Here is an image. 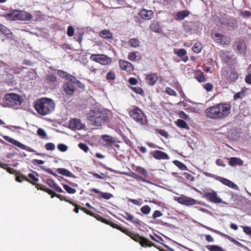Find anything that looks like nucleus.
<instances>
[{"instance_id":"58836bf2","label":"nucleus","mask_w":251,"mask_h":251,"mask_svg":"<svg viewBox=\"0 0 251 251\" xmlns=\"http://www.w3.org/2000/svg\"><path fill=\"white\" fill-rule=\"evenodd\" d=\"M135 171L138 172L140 175L143 176L145 177H148L149 174L147 171L143 168L140 166H137L136 167Z\"/></svg>"},{"instance_id":"f704fd0d","label":"nucleus","mask_w":251,"mask_h":251,"mask_svg":"<svg viewBox=\"0 0 251 251\" xmlns=\"http://www.w3.org/2000/svg\"><path fill=\"white\" fill-rule=\"evenodd\" d=\"M176 124L178 127L184 128L187 130H189L190 129L189 126L187 124L186 122L181 119H178L176 122Z\"/></svg>"},{"instance_id":"9b49d317","label":"nucleus","mask_w":251,"mask_h":251,"mask_svg":"<svg viewBox=\"0 0 251 251\" xmlns=\"http://www.w3.org/2000/svg\"><path fill=\"white\" fill-rule=\"evenodd\" d=\"M90 59L91 60L100 63L103 65L110 64L112 62V59L103 54H92Z\"/></svg>"},{"instance_id":"412c9836","label":"nucleus","mask_w":251,"mask_h":251,"mask_svg":"<svg viewBox=\"0 0 251 251\" xmlns=\"http://www.w3.org/2000/svg\"><path fill=\"white\" fill-rule=\"evenodd\" d=\"M202 226L204 227V228L208 229L210 231H213V232H215V233L221 235V236L224 237L227 239L228 240H229L230 241H231V242L234 243L235 245H236V243L238 242L237 241H236V240H235L234 238H233L232 237H230L228 235H227V234H225L224 233H222V232H221V231H220L219 230L213 229V228H212L211 227H208V226Z\"/></svg>"},{"instance_id":"0e129e2a","label":"nucleus","mask_w":251,"mask_h":251,"mask_svg":"<svg viewBox=\"0 0 251 251\" xmlns=\"http://www.w3.org/2000/svg\"><path fill=\"white\" fill-rule=\"evenodd\" d=\"M111 226L113 227V228H116L120 231H121L122 232L124 233V231L125 230H127V229L126 228H124L122 227H121L120 226H119L118 225L115 224V223H112L111 224H110Z\"/></svg>"},{"instance_id":"a19ab883","label":"nucleus","mask_w":251,"mask_h":251,"mask_svg":"<svg viewBox=\"0 0 251 251\" xmlns=\"http://www.w3.org/2000/svg\"><path fill=\"white\" fill-rule=\"evenodd\" d=\"M205 248L210 251H223V249L218 245H207Z\"/></svg>"},{"instance_id":"4be33fe9","label":"nucleus","mask_w":251,"mask_h":251,"mask_svg":"<svg viewBox=\"0 0 251 251\" xmlns=\"http://www.w3.org/2000/svg\"><path fill=\"white\" fill-rule=\"evenodd\" d=\"M202 226L204 227V228L208 229L210 231H213V232H215V233L221 235V236L224 237L227 239L228 240H229L230 241H231V242L234 243L235 245H236V243L238 242L237 241H236V240H235L234 238H233L232 237H230L228 235H227V234H225L224 233H222V232H221V231H220L219 230L213 229V228H212L211 227H208V226Z\"/></svg>"},{"instance_id":"49530a36","label":"nucleus","mask_w":251,"mask_h":251,"mask_svg":"<svg viewBox=\"0 0 251 251\" xmlns=\"http://www.w3.org/2000/svg\"><path fill=\"white\" fill-rule=\"evenodd\" d=\"M128 45L132 47L136 48L139 46V41L136 38H131L128 41Z\"/></svg>"},{"instance_id":"c03bdc74","label":"nucleus","mask_w":251,"mask_h":251,"mask_svg":"<svg viewBox=\"0 0 251 251\" xmlns=\"http://www.w3.org/2000/svg\"><path fill=\"white\" fill-rule=\"evenodd\" d=\"M202 49V45L199 43L197 42L193 46L192 48V50L194 52L196 53H198L201 52Z\"/></svg>"},{"instance_id":"72a5a7b5","label":"nucleus","mask_w":251,"mask_h":251,"mask_svg":"<svg viewBox=\"0 0 251 251\" xmlns=\"http://www.w3.org/2000/svg\"><path fill=\"white\" fill-rule=\"evenodd\" d=\"M101 139H103L106 143V145L111 146L113 143L115 142L114 139L110 136L107 135H103L101 136Z\"/></svg>"},{"instance_id":"09e8293b","label":"nucleus","mask_w":251,"mask_h":251,"mask_svg":"<svg viewBox=\"0 0 251 251\" xmlns=\"http://www.w3.org/2000/svg\"><path fill=\"white\" fill-rule=\"evenodd\" d=\"M64 189L67 191L69 194H75L76 192V190L72 188L71 187L68 186V185L64 184L63 183H61Z\"/></svg>"},{"instance_id":"052dcab7","label":"nucleus","mask_w":251,"mask_h":251,"mask_svg":"<svg viewBox=\"0 0 251 251\" xmlns=\"http://www.w3.org/2000/svg\"><path fill=\"white\" fill-rule=\"evenodd\" d=\"M245 233L251 237V227L248 226H241Z\"/></svg>"},{"instance_id":"6e6552de","label":"nucleus","mask_w":251,"mask_h":251,"mask_svg":"<svg viewBox=\"0 0 251 251\" xmlns=\"http://www.w3.org/2000/svg\"><path fill=\"white\" fill-rule=\"evenodd\" d=\"M204 198L208 201L214 203H223L227 204V203L224 201L221 198H219L218 195L215 191L212 189L204 190L201 193Z\"/></svg>"},{"instance_id":"aec40b11","label":"nucleus","mask_w":251,"mask_h":251,"mask_svg":"<svg viewBox=\"0 0 251 251\" xmlns=\"http://www.w3.org/2000/svg\"><path fill=\"white\" fill-rule=\"evenodd\" d=\"M124 214L125 215H123V216L127 220L130 221L133 224L139 225L140 226H142V225L144 224L143 222L140 221L138 219L135 218L133 215L128 212H125Z\"/></svg>"},{"instance_id":"a878e982","label":"nucleus","mask_w":251,"mask_h":251,"mask_svg":"<svg viewBox=\"0 0 251 251\" xmlns=\"http://www.w3.org/2000/svg\"><path fill=\"white\" fill-rule=\"evenodd\" d=\"M228 164L231 166H241L243 164V161L239 158L232 157L228 158Z\"/></svg>"},{"instance_id":"603ef678","label":"nucleus","mask_w":251,"mask_h":251,"mask_svg":"<svg viewBox=\"0 0 251 251\" xmlns=\"http://www.w3.org/2000/svg\"><path fill=\"white\" fill-rule=\"evenodd\" d=\"M47 80L50 82H55L56 81V77L52 74L47 75L46 77Z\"/></svg>"},{"instance_id":"774afa93","label":"nucleus","mask_w":251,"mask_h":251,"mask_svg":"<svg viewBox=\"0 0 251 251\" xmlns=\"http://www.w3.org/2000/svg\"><path fill=\"white\" fill-rule=\"evenodd\" d=\"M67 35L72 37L74 34V29L72 26H69L67 28Z\"/></svg>"},{"instance_id":"864d4df0","label":"nucleus","mask_w":251,"mask_h":251,"mask_svg":"<svg viewBox=\"0 0 251 251\" xmlns=\"http://www.w3.org/2000/svg\"><path fill=\"white\" fill-rule=\"evenodd\" d=\"M245 91L242 89L240 92H239L234 95L233 99L234 100H236L238 99L243 98L245 96Z\"/></svg>"},{"instance_id":"4468645a","label":"nucleus","mask_w":251,"mask_h":251,"mask_svg":"<svg viewBox=\"0 0 251 251\" xmlns=\"http://www.w3.org/2000/svg\"><path fill=\"white\" fill-rule=\"evenodd\" d=\"M174 200L178 203L187 206L193 205L196 204V200L185 196L181 197H175Z\"/></svg>"},{"instance_id":"bf43d9fd","label":"nucleus","mask_w":251,"mask_h":251,"mask_svg":"<svg viewBox=\"0 0 251 251\" xmlns=\"http://www.w3.org/2000/svg\"><path fill=\"white\" fill-rule=\"evenodd\" d=\"M45 149L47 151H53L55 148V145L52 143H48L45 146Z\"/></svg>"},{"instance_id":"ddd939ff","label":"nucleus","mask_w":251,"mask_h":251,"mask_svg":"<svg viewBox=\"0 0 251 251\" xmlns=\"http://www.w3.org/2000/svg\"><path fill=\"white\" fill-rule=\"evenodd\" d=\"M124 233L129 236L131 239L136 242H139L140 244L144 247V244L148 242V239L140 236L138 234L135 233L133 231H129L128 229L124 231Z\"/></svg>"},{"instance_id":"a211bd4d","label":"nucleus","mask_w":251,"mask_h":251,"mask_svg":"<svg viewBox=\"0 0 251 251\" xmlns=\"http://www.w3.org/2000/svg\"><path fill=\"white\" fill-rule=\"evenodd\" d=\"M217 178L218 181H220L224 185L234 190H239L238 186L231 180L221 176H220V177H217Z\"/></svg>"},{"instance_id":"a18cd8bd","label":"nucleus","mask_w":251,"mask_h":251,"mask_svg":"<svg viewBox=\"0 0 251 251\" xmlns=\"http://www.w3.org/2000/svg\"><path fill=\"white\" fill-rule=\"evenodd\" d=\"M173 163L181 170H187V168L186 166L184 163H183L178 160H174L173 161Z\"/></svg>"},{"instance_id":"37998d69","label":"nucleus","mask_w":251,"mask_h":251,"mask_svg":"<svg viewBox=\"0 0 251 251\" xmlns=\"http://www.w3.org/2000/svg\"><path fill=\"white\" fill-rule=\"evenodd\" d=\"M71 81L73 82L75 85L76 87L77 86L81 89H84L85 88V85L81 83L78 80H77L75 77L73 76L72 79H71Z\"/></svg>"},{"instance_id":"bb28decb","label":"nucleus","mask_w":251,"mask_h":251,"mask_svg":"<svg viewBox=\"0 0 251 251\" xmlns=\"http://www.w3.org/2000/svg\"><path fill=\"white\" fill-rule=\"evenodd\" d=\"M56 172L61 175L67 176L71 177L73 178H75L76 176H75L74 174H73L70 171L68 170L65 168H59L56 169Z\"/></svg>"},{"instance_id":"5701e85b","label":"nucleus","mask_w":251,"mask_h":251,"mask_svg":"<svg viewBox=\"0 0 251 251\" xmlns=\"http://www.w3.org/2000/svg\"><path fill=\"white\" fill-rule=\"evenodd\" d=\"M64 87L65 93L69 95H72L76 90L75 85L71 81L65 83Z\"/></svg>"},{"instance_id":"c85d7f7f","label":"nucleus","mask_w":251,"mask_h":251,"mask_svg":"<svg viewBox=\"0 0 251 251\" xmlns=\"http://www.w3.org/2000/svg\"><path fill=\"white\" fill-rule=\"evenodd\" d=\"M219 56L220 58L226 63L228 62L231 57L229 56V53L227 51L221 50L220 51Z\"/></svg>"},{"instance_id":"ea45409f","label":"nucleus","mask_w":251,"mask_h":251,"mask_svg":"<svg viewBox=\"0 0 251 251\" xmlns=\"http://www.w3.org/2000/svg\"><path fill=\"white\" fill-rule=\"evenodd\" d=\"M3 35H4L5 37H6V39H10V40H14V37H13V35L12 32L7 27H5Z\"/></svg>"},{"instance_id":"c9c22d12","label":"nucleus","mask_w":251,"mask_h":251,"mask_svg":"<svg viewBox=\"0 0 251 251\" xmlns=\"http://www.w3.org/2000/svg\"><path fill=\"white\" fill-rule=\"evenodd\" d=\"M129 176H131V177L135 179L136 180H137L138 181H139L141 182H146L148 183H150V182L148 180H147L143 177L141 176H140L137 175V174H136L133 172H131L130 173Z\"/></svg>"},{"instance_id":"473e14b6","label":"nucleus","mask_w":251,"mask_h":251,"mask_svg":"<svg viewBox=\"0 0 251 251\" xmlns=\"http://www.w3.org/2000/svg\"><path fill=\"white\" fill-rule=\"evenodd\" d=\"M150 28L153 31L157 33H160L161 31V26L157 21H152L150 25Z\"/></svg>"},{"instance_id":"0eeeda50","label":"nucleus","mask_w":251,"mask_h":251,"mask_svg":"<svg viewBox=\"0 0 251 251\" xmlns=\"http://www.w3.org/2000/svg\"><path fill=\"white\" fill-rule=\"evenodd\" d=\"M233 48L237 55L245 57L247 54V45L245 40L242 38H237L233 42Z\"/></svg>"},{"instance_id":"680f3d73","label":"nucleus","mask_w":251,"mask_h":251,"mask_svg":"<svg viewBox=\"0 0 251 251\" xmlns=\"http://www.w3.org/2000/svg\"><path fill=\"white\" fill-rule=\"evenodd\" d=\"M116 78V75L113 72L110 71L106 74V79L107 80H114Z\"/></svg>"},{"instance_id":"e433bc0d","label":"nucleus","mask_w":251,"mask_h":251,"mask_svg":"<svg viewBox=\"0 0 251 251\" xmlns=\"http://www.w3.org/2000/svg\"><path fill=\"white\" fill-rule=\"evenodd\" d=\"M57 74L61 77L65 78L69 81H71V79L73 77V76L72 75L68 74L67 72L64 71L60 70H57Z\"/></svg>"},{"instance_id":"69168bd1","label":"nucleus","mask_w":251,"mask_h":251,"mask_svg":"<svg viewBox=\"0 0 251 251\" xmlns=\"http://www.w3.org/2000/svg\"><path fill=\"white\" fill-rule=\"evenodd\" d=\"M57 149L62 152H65L68 150V147L63 144H59L57 145Z\"/></svg>"},{"instance_id":"f03ea898","label":"nucleus","mask_w":251,"mask_h":251,"mask_svg":"<svg viewBox=\"0 0 251 251\" xmlns=\"http://www.w3.org/2000/svg\"><path fill=\"white\" fill-rule=\"evenodd\" d=\"M230 110L229 104L226 103H220L207 108L205 113L207 117L216 119L226 117L230 113Z\"/></svg>"},{"instance_id":"8fccbe9b","label":"nucleus","mask_w":251,"mask_h":251,"mask_svg":"<svg viewBox=\"0 0 251 251\" xmlns=\"http://www.w3.org/2000/svg\"><path fill=\"white\" fill-rule=\"evenodd\" d=\"M239 15L244 19L249 18L251 17V13L248 10L242 11L240 12Z\"/></svg>"},{"instance_id":"4d7b16f0","label":"nucleus","mask_w":251,"mask_h":251,"mask_svg":"<svg viewBox=\"0 0 251 251\" xmlns=\"http://www.w3.org/2000/svg\"><path fill=\"white\" fill-rule=\"evenodd\" d=\"M141 212L144 214H148L151 211V208L149 205H146L141 208Z\"/></svg>"},{"instance_id":"6e6d98bb","label":"nucleus","mask_w":251,"mask_h":251,"mask_svg":"<svg viewBox=\"0 0 251 251\" xmlns=\"http://www.w3.org/2000/svg\"><path fill=\"white\" fill-rule=\"evenodd\" d=\"M175 53L177 54L178 56L182 57L186 54V51L184 49H180L177 51H175Z\"/></svg>"},{"instance_id":"6ab92c4d","label":"nucleus","mask_w":251,"mask_h":251,"mask_svg":"<svg viewBox=\"0 0 251 251\" xmlns=\"http://www.w3.org/2000/svg\"><path fill=\"white\" fill-rule=\"evenodd\" d=\"M190 14V12L188 10H183L179 11L174 14V19L176 21H180L184 20L188 17Z\"/></svg>"},{"instance_id":"423d86ee","label":"nucleus","mask_w":251,"mask_h":251,"mask_svg":"<svg viewBox=\"0 0 251 251\" xmlns=\"http://www.w3.org/2000/svg\"><path fill=\"white\" fill-rule=\"evenodd\" d=\"M129 114L133 120L141 126L146 125L148 123L146 116L138 107L129 111Z\"/></svg>"},{"instance_id":"de8ad7c7","label":"nucleus","mask_w":251,"mask_h":251,"mask_svg":"<svg viewBox=\"0 0 251 251\" xmlns=\"http://www.w3.org/2000/svg\"><path fill=\"white\" fill-rule=\"evenodd\" d=\"M37 134L42 139L47 138V134L45 130L42 128H38Z\"/></svg>"},{"instance_id":"f257e3e1","label":"nucleus","mask_w":251,"mask_h":251,"mask_svg":"<svg viewBox=\"0 0 251 251\" xmlns=\"http://www.w3.org/2000/svg\"><path fill=\"white\" fill-rule=\"evenodd\" d=\"M87 118L94 126H101L109 120L107 109L102 107L94 106L87 114Z\"/></svg>"},{"instance_id":"7c9ffc66","label":"nucleus","mask_w":251,"mask_h":251,"mask_svg":"<svg viewBox=\"0 0 251 251\" xmlns=\"http://www.w3.org/2000/svg\"><path fill=\"white\" fill-rule=\"evenodd\" d=\"M195 78L199 82H204L206 81V78L203 72L201 71H197L195 74Z\"/></svg>"},{"instance_id":"b1692460","label":"nucleus","mask_w":251,"mask_h":251,"mask_svg":"<svg viewBox=\"0 0 251 251\" xmlns=\"http://www.w3.org/2000/svg\"><path fill=\"white\" fill-rule=\"evenodd\" d=\"M119 65L122 70L130 72L134 69L133 66L131 63L123 60L119 61Z\"/></svg>"},{"instance_id":"2f4dec72","label":"nucleus","mask_w":251,"mask_h":251,"mask_svg":"<svg viewBox=\"0 0 251 251\" xmlns=\"http://www.w3.org/2000/svg\"><path fill=\"white\" fill-rule=\"evenodd\" d=\"M193 24L192 23H188L186 22L183 23V26L184 30L186 32L193 34L194 33V29L193 28Z\"/></svg>"},{"instance_id":"9d476101","label":"nucleus","mask_w":251,"mask_h":251,"mask_svg":"<svg viewBox=\"0 0 251 251\" xmlns=\"http://www.w3.org/2000/svg\"><path fill=\"white\" fill-rule=\"evenodd\" d=\"M0 135L3 138V139L5 140H6V141L10 143L11 144H12L14 145H15V146L19 147L20 149H22L23 150H25V151H29V152H34L36 153V154L37 155H40V156H44L45 155V154H43V153H37L36 151L30 148V147H29L28 146H26L24 145L23 144L20 143L18 141H17L13 138H12L10 137L9 136H8L6 135H2L1 134H0Z\"/></svg>"},{"instance_id":"13d9d810","label":"nucleus","mask_w":251,"mask_h":251,"mask_svg":"<svg viewBox=\"0 0 251 251\" xmlns=\"http://www.w3.org/2000/svg\"><path fill=\"white\" fill-rule=\"evenodd\" d=\"M203 86L204 89L207 92H211L213 89V85L211 83H206Z\"/></svg>"},{"instance_id":"f8f14e48","label":"nucleus","mask_w":251,"mask_h":251,"mask_svg":"<svg viewBox=\"0 0 251 251\" xmlns=\"http://www.w3.org/2000/svg\"><path fill=\"white\" fill-rule=\"evenodd\" d=\"M223 75L229 83H234L238 78L239 75L235 69L228 68L223 72Z\"/></svg>"},{"instance_id":"39448f33","label":"nucleus","mask_w":251,"mask_h":251,"mask_svg":"<svg viewBox=\"0 0 251 251\" xmlns=\"http://www.w3.org/2000/svg\"><path fill=\"white\" fill-rule=\"evenodd\" d=\"M3 100L5 106L11 107L21 105L23 101V99L19 94L11 93L6 94Z\"/></svg>"},{"instance_id":"2eb2a0df","label":"nucleus","mask_w":251,"mask_h":251,"mask_svg":"<svg viewBox=\"0 0 251 251\" xmlns=\"http://www.w3.org/2000/svg\"><path fill=\"white\" fill-rule=\"evenodd\" d=\"M150 154L152 155L155 159L157 160H169L170 159L169 156L166 153L159 150L151 151L150 152Z\"/></svg>"},{"instance_id":"3c124183","label":"nucleus","mask_w":251,"mask_h":251,"mask_svg":"<svg viewBox=\"0 0 251 251\" xmlns=\"http://www.w3.org/2000/svg\"><path fill=\"white\" fill-rule=\"evenodd\" d=\"M130 88L137 94H140L141 95H143L144 94L143 89L140 87L130 86Z\"/></svg>"},{"instance_id":"cd10ccee","label":"nucleus","mask_w":251,"mask_h":251,"mask_svg":"<svg viewBox=\"0 0 251 251\" xmlns=\"http://www.w3.org/2000/svg\"><path fill=\"white\" fill-rule=\"evenodd\" d=\"M158 79V76L155 74L149 75L146 78L147 82L149 85H153Z\"/></svg>"},{"instance_id":"79ce46f5","label":"nucleus","mask_w":251,"mask_h":251,"mask_svg":"<svg viewBox=\"0 0 251 251\" xmlns=\"http://www.w3.org/2000/svg\"><path fill=\"white\" fill-rule=\"evenodd\" d=\"M228 160V158L225 157L224 159H217L216 161V164L219 166L225 167L226 166V162Z\"/></svg>"},{"instance_id":"20e7f679","label":"nucleus","mask_w":251,"mask_h":251,"mask_svg":"<svg viewBox=\"0 0 251 251\" xmlns=\"http://www.w3.org/2000/svg\"><path fill=\"white\" fill-rule=\"evenodd\" d=\"M5 17L9 20L29 21L32 18L31 14L25 11L13 10L5 15Z\"/></svg>"},{"instance_id":"1a4fd4ad","label":"nucleus","mask_w":251,"mask_h":251,"mask_svg":"<svg viewBox=\"0 0 251 251\" xmlns=\"http://www.w3.org/2000/svg\"><path fill=\"white\" fill-rule=\"evenodd\" d=\"M222 25L227 30L232 31L238 27V22L233 17L225 15L222 20Z\"/></svg>"},{"instance_id":"393cba45","label":"nucleus","mask_w":251,"mask_h":251,"mask_svg":"<svg viewBox=\"0 0 251 251\" xmlns=\"http://www.w3.org/2000/svg\"><path fill=\"white\" fill-rule=\"evenodd\" d=\"M139 15L142 18L146 20H149L151 19L153 16V12L151 10L143 9L139 12Z\"/></svg>"},{"instance_id":"7ed1b4c3","label":"nucleus","mask_w":251,"mask_h":251,"mask_svg":"<svg viewBox=\"0 0 251 251\" xmlns=\"http://www.w3.org/2000/svg\"><path fill=\"white\" fill-rule=\"evenodd\" d=\"M34 107L38 114L45 116L53 111L55 103L50 98H43L35 101Z\"/></svg>"},{"instance_id":"338daca9","label":"nucleus","mask_w":251,"mask_h":251,"mask_svg":"<svg viewBox=\"0 0 251 251\" xmlns=\"http://www.w3.org/2000/svg\"><path fill=\"white\" fill-rule=\"evenodd\" d=\"M137 55L135 52H130L128 54V58L131 61H135L136 60Z\"/></svg>"},{"instance_id":"5fc2aeb1","label":"nucleus","mask_w":251,"mask_h":251,"mask_svg":"<svg viewBox=\"0 0 251 251\" xmlns=\"http://www.w3.org/2000/svg\"><path fill=\"white\" fill-rule=\"evenodd\" d=\"M226 193L231 196L230 200L231 201H236L238 200L237 198H238V195L237 194H235V193L231 191H229V192H226Z\"/></svg>"},{"instance_id":"c756f323","label":"nucleus","mask_w":251,"mask_h":251,"mask_svg":"<svg viewBox=\"0 0 251 251\" xmlns=\"http://www.w3.org/2000/svg\"><path fill=\"white\" fill-rule=\"evenodd\" d=\"M212 36L214 40L218 43L222 44L223 43H225V41H223V40L225 39L224 36L219 33H213Z\"/></svg>"},{"instance_id":"dca6fc26","label":"nucleus","mask_w":251,"mask_h":251,"mask_svg":"<svg viewBox=\"0 0 251 251\" xmlns=\"http://www.w3.org/2000/svg\"><path fill=\"white\" fill-rule=\"evenodd\" d=\"M89 191L93 192L96 194H99V195L97 197V198L99 199H100L101 198H102L105 200H109L113 197V196L112 194L109 193L101 192L96 188H91L89 190Z\"/></svg>"},{"instance_id":"e2e57ef3","label":"nucleus","mask_w":251,"mask_h":251,"mask_svg":"<svg viewBox=\"0 0 251 251\" xmlns=\"http://www.w3.org/2000/svg\"><path fill=\"white\" fill-rule=\"evenodd\" d=\"M78 146L81 150H83L85 152H87L89 150L88 146L85 143H80L78 145Z\"/></svg>"},{"instance_id":"4c0bfd02","label":"nucleus","mask_w":251,"mask_h":251,"mask_svg":"<svg viewBox=\"0 0 251 251\" xmlns=\"http://www.w3.org/2000/svg\"><path fill=\"white\" fill-rule=\"evenodd\" d=\"M100 35L101 37L104 39H110L112 37V33L107 30H103L100 33Z\"/></svg>"},{"instance_id":"f3484780","label":"nucleus","mask_w":251,"mask_h":251,"mask_svg":"<svg viewBox=\"0 0 251 251\" xmlns=\"http://www.w3.org/2000/svg\"><path fill=\"white\" fill-rule=\"evenodd\" d=\"M69 126L71 129L79 130L84 128V125L81 123L80 120L75 119L70 121Z\"/></svg>"}]
</instances>
